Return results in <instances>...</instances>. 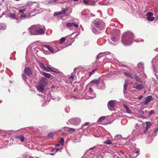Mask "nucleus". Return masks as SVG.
<instances>
[{
	"mask_svg": "<svg viewBox=\"0 0 158 158\" xmlns=\"http://www.w3.org/2000/svg\"><path fill=\"white\" fill-rule=\"evenodd\" d=\"M142 97H143V96H140V97H139V98H138V99H139V100H141V99H142Z\"/></svg>",
	"mask_w": 158,
	"mask_h": 158,
	"instance_id": "nucleus-44",
	"label": "nucleus"
},
{
	"mask_svg": "<svg viewBox=\"0 0 158 158\" xmlns=\"http://www.w3.org/2000/svg\"><path fill=\"white\" fill-rule=\"evenodd\" d=\"M44 70H45V71H47V72H53L56 73H58V72H57L56 71H53V69H51V68H50L48 66H47V67H46L45 68Z\"/></svg>",
	"mask_w": 158,
	"mask_h": 158,
	"instance_id": "nucleus-13",
	"label": "nucleus"
},
{
	"mask_svg": "<svg viewBox=\"0 0 158 158\" xmlns=\"http://www.w3.org/2000/svg\"><path fill=\"white\" fill-rule=\"evenodd\" d=\"M24 73L27 76H31L33 72L30 67H26L24 69Z\"/></svg>",
	"mask_w": 158,
	"mask_h": 158,
	"instance_id": "nucleus-4",
	"label": "nucleus"
},
{
	"mask_svg": "<svg viewBox=\"0 0 158 158\" xmlns=\"http://www.w3.org/2000/svg\"><path fill=\"white\" fill-rule=\"evenodd\" d=\"M96 148V146H94V147L91 148L89 149L88 151H90L91 150H92L94 149L95 148Z\"/></svg>",
	"mask_w": 158,
	"mask_h": 158,
	"instance_id": "nucleus-40",
	"label": "nucleus"
},
{
	"mask_svg": "<svg viewBox=\"0 0 158 158\" xmlns=\"http://www.w3.org/2000/svg\"><path fill=\"white\" fill-rule=\"evenodd\" d=\"M72 122L75 125H79L81 122L80 119L78 118H74L71 119Z\"/></svg>",
	"mask_w": 158,
	"mask_h": 158,
	"instance_id": "nucleus-9",
	"label": "nucleus"
},
{
	"mask_svg": "<svg viewBox=\"0 0 158 158\" xmlns=\"http://www.w3.org/2000/svg\"><path fill=\"white\" fill-rule=\"evenodd\" d=\"M79 0H73V1L75 2L77 1H78Z\"/></svg>",
	"mask_w": 158,
	"mask_h": 158,
	"instance_id": "nucleus-55",
	"label": "nucleus"
},
{
	"mask_svg": "<svg viewBox=\"0 0 158 158\" xmlns=\"http://www.w3.org/2000/svg\"><path fill=\"white\" fill-rule=\"evenodd\" d=\"M104 143L106 144H110L111 143V142L110 140L108 139L105 141L104 142Z\"/></svg>",
	"mask_w": 158,
	"mask_h": 158,
	"instance_id": "nucleus-27",
	"label": "nucleus"
},
{
	"mask_svg": "<svg viewBox=\"0 0 158 158\" xmlns=\"http://www.w3.org/2000/svg\"><path fill=\"white\" fill-rule=\"evenodd\" d=\"M143 87V85L142 84H139L137 83H135L133 85V88L137 90H140Z\"/></svg>",
	"mask_w": 158,
	"mask_h": 158,
	"instance_id": "nucleus-5",
	"label": "nucleus"
},
{
	"mask_svg": "<svg viewBox=\"0 0 158 158\" xmlns=\"http://www.w3.org/2000/svg\"><path fill=\"white\" fill-rule=\"evenodd\" d=\"M28 16L27 15H21V17H28Z\"/></svg>",
	"mask_w": 158,
	"mask_h": 158,
	"instance_id": "nucleus-41",
	"label": "nucleus"
},
{
	"mask_svg": "<svg viewBox=\"0 0 158 158\" xmlns=\"http://www.w3.org/2000/svg\"><path fill=\"white\" fill-rule=\"evenodd\" d=\"M75 129L74 128H70L69 129L68 131L69 132H70L71 133H72L73 132L75 131Z\"/></svg>",
	"mask_w": 158,
	"mask_h": 158,
	"instance_id": "nucleus-28",
	"label": "nucleus"
},
{
	"mask_svg": "<svg viewBox=\"0 0 158 158\" xmlns=\"http://www.w3.org/2000/svg\"><path fill=\"white\" fill-rule=\"evenodd\" d=\"M22 78L25 81H26L27 79L26 76L25 74H23L22 75Z\"/></svg>",
	"mask_w": 158,
	"mask_h": 158,
	"instance_id": "nucleus-31",
	"label": "nucleus"
},
{
	"mask_svg": "<svg viewBox=\"0 0 158 158\" xmlns=\"http://www.w3.org/2000/svg\"><path fill=\"white\" fill-rule=\"evenodd\" d=\"M117 158H119V157H117Z\"/></svg>",
	"mask_w": 158,
	"mask_h": 158,
	"instance_id": "nucleus-59",
	"label": "nucleus"
},
{
	"mask_svg": "<svg viewBox=\"0 0 158 158\" xmlns=\"http://www.w3.org/2000/svg\"><path fill=\"white\" fill-rule=\"evenodd\" d=\"M154 113V110H152L150 111V112H148V115L149 116H151L152 114H153Z\"/></svg>",
	"mask_w": 158,
	"mask_h": 158,
	"instance_id": "nucleus-35",
	"label": "nucleus"
},
{
	"mask_svg": "<svg viewBox=\"0 0 158 158\" xmlns=\"http://www.w3.org/2000/svg\"><path fill=\"white\" fill-rule=\"evenodd\" d=\"M134 38L133 34L130 32H127L123 34L122 36V41L126 45H130Z\"/></svg>",
	"mask_w": 158,
	"mask_h": 158,
	"instance_id": "nucleus-1",
	"label": "nucleus"
},
{
	"mask_svg": "<svg viewBox=\"0 0 158 158\" xmlns=\"http://www.w3.org/2000/svg\"><path fill=\"white\" fill-rule=\"evenodd\" d=\"M44 48H47V49L49 51H51L52 52H54V50L53 49V48L51 46H50L48 45H44Z\"/></svg>",
	"mask_w": 158,
	"mask_h": 158,
	"instance_id": "nucleus-17",
	"label": "nucleus"
},
{
	"mask_svg": "<svg viewBox=\"0 0 158 158\" xmlns=\"http://www.w3.org/2000/svg\"><path fill=\"white\" fill-rule=\"evenodd\" d=\"M65 10H62L60 12H56L54 13V16H56L64 13L65 12Z\"/></svg>",
	"mask_w": 158,
	"mask_h": 158,
	"instance_id": "nucleus-21",
	"label": "nucleus"
},
{
	"mask_svg": "<svg viewBox=\"0 0 158 158\" xmlns=\"http://www.w3.org/2000/svg\"><path fill=\"white\" fill-rule=\"evenodd\" d=\"M139 151H137L136 152V153L137 154V153H139Z\"/></svg>",
	"mask_w": 158,
	"mask_h": 158,
	"instance_id": "nucleus-53",
	"label": "nucleus"
},
{
	"mask_svg": "<svg viewBox=\"0 0 158 158\" xmlns=\"http://www.w3.org/2000/svg\"><path fill=\"white\" fill-rule=\"evenodd\" d=\"M74 76L73 75H71L70 77H69V79L70 80H71L72 81H73L74 79Z\"/></svg>",
	"mask_w": 158,
	"mask_h": 158,
	"instance_id": "nucleus-37",
	"label": "nucleus"
},
{
	"mask_svg": "<svg viewBox=\"0 0 158 158\" xmlns=\"http://www.w3.org/2000/svg\"><path fill=\"white\" fill-rule=\"evenodd\" d=\"M112 40L113 41H115L116 40L115 38H113L112 39Z\"/></svg>",
	"mask_w": 158,
	"mask_h": 158,
	"instance_id": "nucleus-47",
	"label": "nucleus"
},
{
	"mask_svg": "<svg viewBox=\"0 0 158 158\" xmlns=\"http://www.w3.org/2000/svg\"><path fill=\"white\" fill-rule=\"evenodd\" d=\"M54 135V134L52 133H50L48 134V136L51 138H52Z\"/></svg>",
	"mask_w": 158,
	"mask_h": 158,
	"instance_id": "nucleus-38",
	"label": "nucleus"
},
{
	"mask_svg": "<svg viewBox=\"0 0 158 158\" xmlns=\"http://www.w3.org/2000/svg\"><path fill=\"white\" fill-rule=\"evenodd\" d=\"M123 73L125 76L129 77L131 79H134V77H133V76L132 75H131L130 74L126 72H124Z\"/></svg>",
	"mask_w": 158,
	"mask_h": 158,
	"instance_id": "nucleus-20",
	"label": "nucleus"
},
{
	"mask_svg": "<svg viewBox=\"0 0 158 158\" xmlns=\"http://www.w3.org/2000/svg\"><path fill=\"white\" fill-rule=\"evenodd\" d=\"M60 150V149H59L58 148H57V149H56V152H57L58 151V150Z\"/></svg>",
	"mask_w": 158,
	"mask_h": 158,
	"instance_id": "nucleus-46",
	"label": "nucleus"
},
{
	"mask_svg": "<svg viewBox=\"0 0 158 158\" xmlns=\"http://www.w3.org/2000/svg\"><path fill=\"white\" fill-rule=\"evenodd\" d=\"M55 150V149H52V150H51V151H53L54 150Z\"/></svg>",
	"mask_w": 158,
	"mask_h": 158,
	"instance_id": "nucleus-56",
	"label": "nucleus"
},
{
	"mask_svg": "<svg viewBox=\"0 0 158 158\" xmlns=\"http://www.w3.org/2000/svg\"><path fill=\"white\" fill-rule=\"evenodd\" d=\"M39 66L42 69H43V70H44L46 67V66H45L44 64L42 63H40Z\"/></svg>",
	"mask_w": 158,
	"mask_h": 158,
	"instance_id": "nucleus-26",
	"label": "nucleus"
},
{
	"mask_svg": "<svg viewBox=\"0 0 158 158\" xmlns=\"http://www.w3.org/2000/svg\"><path fill=\"white\" fill-rule=\"evenodd\" d=\"M24 10H19V12L21 13H23V11Z\"/></svg>",
	"mask_w": 158,
	"mask_h": 158,
	"instance_id": "nucleus-48",
	"label": "nucleus"
},
{
	"mask_svg": "<svg viewBox=\"0 0 158 158\" xmlns=\"http://www.w3.org/2000/svg\"><path fill=\"white\" fill-rule=\"evenodd\" d=\"M5 26L4 24L0 23V31L1 30H3L5 28Z\"/></svg>",
	"mask_w": 158,
	"mask_h": 158,
	"instance_id": "nucleus-24",
	"label": "nucleus"
},
{
	"mask_svg": "<svg viewBox=\"0 0 158 158\" xmlns=\"http://www.w3.org/2000/svg\"><path fill=\"white\" fill-rule=\"evenodd\" d=\"M35 31L36 32H37L38 33H43V30L42 28H40V27H38L36 26V28L35 29Z\"/></svg>",
	"mask_w": 158,
	"mask_h": 158,
	"instance_id": "nucleus-14",
	"label": "nucleus"
},
{
	"mask_svg": "<svg viewBox=\"0 0 158 158\" xmlns=\"http://www.w3.org/2000/svg\"><path fill=\"white\" fill-rule=\"evenodd\" d=\"M153 13L151 12L148 13L147 14V19L150 21H153L154 19V17H153Z\"/></svg>",
	"mask_w": 158,
	"mask_h": 158,
	"instance_id": "nucleus-6",
	"label": "nucleus"
},
{
	"mask_svg": "<svg viewBox=\"0 0 158 158\" xmlns=\"http://www.w3.org/2000/svg\"><path fill=\"white\" fill-rule=\"evenodd\" d=\"M145 99V100L143 102V105H147L150 101H152L153 99L152 96L151 95L148 96L146 97Z\"/></svg>",
	"mask_w": 158,
	"mask_h": 158,
	"instance_id": "nucleus-3",
	"label": "nucleus"
},
{
	"mask_svg": "<svg viewBox=\"0 0 158 158\" xmlns=\"http://www.w3.org/2000/svg\"><path fill=\"white\" fill-rule=\"evenodd\" d=\"M118 135H116V137H118Z\"/></svg>",
	"mask_w": 158,
	"mask_h": 158,
	"instance_id": "nucleus-58",
	"label": "nucleus"
},
{
	"mask_svg": "<svg viewBox=\"0 0 158 158\" xmlns=\"http://www.w3.org/2000/svg\"><path fill=\"white\" fill-rule=\"evenodd\" d=\"M10 10L6 11V12L7 13V15L10 17L12 19H15V16L14 13H11L10 12Z\"/></svg>",
	"mask_w": 158,
	"mask_h": 158,
	"instance_id": "nucleus-12",
	"label": "nucleus"
},
{
	"mask_svg": "<svg viewBox=\"0 0 158 158\" xmlns=\"http://www.w3.org/2000/svg\"><path fill=\"white\" fill-rule=\"evenodd\" d=\"M100 83V78H99L98 79H95L92 80L89 83L95 84H99Z\"/></svg>",
	"mask_w": 158,
	"mask_h": 158,
	"instance_id": "nucleus-11",
	"label": "nucleus"
},
{
	"mask_svg": "<svg viewBox=\"0 0 158 158\" xmlns=\"http://www.w3.org/2000/svg\"><path fill=\"white\" fill-rule=\"evenodd\" d=\"M65 40V38L64 37L62 38L60 40V44H62L63 42Z\"/></svg>",
	"mask_w": 158,
	"mask_h": 158,
	"instance_id": "nucleus-32",
	"label": "nucleus"
},
{
	"mask_svg": "<svg viewBox=\"0 0 158 158\" xmlns=\"http://www.w3.org/2000/svg\"><path fill=\"white\" fill-rule=\"evenodd\" d=\"M145 112V113H148V111L147 110H145V111H144Z\"/></svg>",
	"mask_w": 158,
	"mask_h": 158,
	"instance_id": "nucleus-51",
	"label": "nucleus"
},
{
	"mask_svg": "<svg viewBox=\"0 0 158 158\" xmlns=\"http://www.w3.org/2000/svg\"><path fill=\"white\" fill-rule=\"evenodd\" d=\"M93 89L89 87V92L90 93V94H92L93 93Z\"/></svg>",
	"mask_w": 158,
	"mask_h": 158,
	"instance_id": "nucleus-34",
	"label": "nucleus"
},
{
	"mask_svg": "<svg viewBox=\"0 0 158 158\" xmlns=\"http://www.w3.org/2000/svg\"><path fill=\"white\" fill-rule=\"evenodd\" d=\"M48 83V80L45 77H42L39 81V85L45 87Z\"/></svg>",
	"mask_w": 158,
	"mask_h": 158,
	"instance_id": "nucleus-2",
	"label": "nucleus"
},
{
	"mask_svg": "<svg viewBox=\"0 0 158 158\" xmlns=\"http://www.w3.org/2000/svg\"><path fill=\"white\" fill-rule=\"evenodd\" d=\"M83 2L85 4H88L89 3V0H83Z\"/></svg>",
	"mask_w": 158,
	"mask_h": 158,
	"instance_id": "nucleus-39",
	"label": "nucleus"
},
{
	"mask_svg": "<svg viewBox=\"0 0 158 158\" xmlns=\"http://www.w3.org/2000/svg\"><path fill=\"white\" fill-rule=\"evenodd\" d=\"M146 124V126L150 127L152 125V123L149 121H148L145 122Z\"/></svg>",
	"mask_w": 158,
	"mask_h": 158,
	"instance_id": "nucleus-30",
	"label": "nucleus"
},
{
	"mask_svg": "<svg viewBox=\"0 0 158 158\" xmlns=\"http://www.w3.org/2000/svg\"><path fill=\"white\" fill-rule=\"evenodd\" d=\"M17 138L20 140L22 142H23L24 140V137L23 135H20L18 136Z\"/></svg>",
	"mask_w": 158,
	"mask_h": 158,
	"instance_id": "nucleus-22",
	"label": "nucleus"
},
{
	"mask_svg": "<svg viewBox=\"0 0 158 158\" xmlns=\"http://www.w3.org/2000/svg\"><path fill=\"white\" fill-rule=\"evenodd\" d=\"M147 131V130H146V129H145V130L143 131V132H144V133H145L146 132V131Z\"/></svg>",
	"mask_w": 158,
	"mask_h": 158,
	"instance_id": "nucleus-52",
	"label": "nucleus"
},
{
	"mask_svg": "<svg viewBox=\"0 0 158 158\" xmlns=\"http://www.w3.org/2000/svg\"><path fill=\"white\" fill-rule=\"evenodd\" d=\"M158 131V127H157V128L156 129V131Z\"/></svg>",
	"mask_w": 158,
	"mask_h": 158,
	"instance_id": "nucleus-54",
	"label": "nucleus"
},
{
	"mask_svg": "<svg viewBox=\"0 0 158 158\" xmlns=\"http://www.w3.org/2000/svg\"><path fill=\"white\" fill-rule=\"evenodd\" d=\"M128 84L127 82L126 81L124 85V90L126 91L127 90V88L128 85Z\"/></svg>",
	"mask_w": 158,
	"mask_h": 158,
	"instance_id": "nucleus-25",
	"label": "nucleus"
},
{
	"mask_svg": "<svg viewBox=\"0 0 158 158\" xmlns=\"http://www.w3.org/2000/svg\"><path fill=\"white\" fill-rule=\"evenodd\" d=\"M123 106L126 109L127 112L130 114L131 113V111L128 107V106L126 104H123Z\"/></svg>",
	"mask_w": 158,
	"mask_h": 158,
	"instance_id": "nucleus-16",
	"label": "nucleus"
},
{
	"mask_svg": "<svg viewBox=\"0 0 158 158\" xmlns=\"http://www.w3.org/2000/svg\"><path fill=\"white\" fill-rule=\"evenodd\" d=\"M44 87H45L43 86H41L40 85H39L38 87L37 88V89L39 91H40L41 93H43L44 91Z\"/></svg>",
	"mask_w": 158,
	"mask_h": 158,
	"instance_id": "nucleus-18",
	"label": "nucleus"
},
{
	"mask_svg": "<svg viewBox=\"0 0 158 158\" xmlns=\"http://www.w3.org/2000/svg\"><path fill=\"white\" fill-rule=\"evenodd\" d=\"M120 152L122 154H123L124 153V152L123 151H120Z\"/></svg>",
	"mask_w": 158,
	"mask_h": 158,
	"instance_id": "nucleus-49",
	"label": "nucleus"
},
{
	"mask_svg": "<svg viewBox=\"0 0 158 158\" xmlns=\"http://www.w3.org/2000/svg\"><path fill=\"white\" fill-rule=\"evenodd\" d=\"M96 70V69H94L92 71V72H89V76H91L92 74H93L94 73V72Z\"/></svg>",
	"mask_w": 158,
	"mask_h": 158,
	"instance_id": "nucleus-36",
	"label": "nucleus"
},
{
	"mask_svg": "<svg viewBox=\"0 0 158 158\" xmlns=\"http://www.w3.org/2000/svg\"><path fill=\"white\" fill-rule=\"evenodd\" d=\"M94 25L96 27L98 28L100 27V23L99 22H95Z\"/></svg>",
	"mask_w": 158,
	"mask_h": 158,
	"instance_id": "nucleus-23",
	"label": "nucleus"
},
{
	"mask_svg": "<svg viewBox=\"0 0 158 158\" xmlns=\"http://www.w3.org/2000/svg\"><path fill=\"white\" fill-rule=\"evenodd\" d=\"M41 74L42 75L48 78H50L51 76V75L50 74L44 72H42Z\"/></svg>",
	"mask_w": 158,
	"mask_h": 158,
	"instance_id": "nucleus-19",
	"label": "nucleus"
},
{
	"mask_svg": "<svg viewBox=\"0 0 158 158\" xmlns=\"http://www.w3.org/2000/svg\"><path fill=\"white\" fill-rule=\"evenodd\" d=\"M64 140L63 138H62L60 140V144L62 145L63 146L64 145Z\"/></svg>",
	"mask_w": 158,
	"mask_h": 158,
	"instance_id": "nucleus-29",
	"label": "nucleus"
},
{
	"mask_svg": "<svg viewBox=\"0 0 158 158\" xmlns=\"http://www.w3.org/2000/svg\"><path fill=\"white\" fill-rule=\"evenodd\" d=\"M105 118V116H102L100 117L98 119V121L99 122H101L103 121L104 119Z\"/></svg>",
	"mask_w": 158,
	"mask_h": 158,
	"instance_id": "nucleus-33",
	"label": "nucleus"
},
{
	"mask_svg": "<svg viewBox=\"0 0 158 158\" xmlns=\"http://www.w3.org/2000/svg\"><path fill=\"white\" fill-rule=\"evenodd\" d=\"M60 145V144H57L56 145V146H57V147H58Z\"/></svg>",
	"mask_w": 158,
	"mask_h": 158,
	"instance_id": "nucleus-50",
	"label": "nucleus"
},
{
	"mask_svg": "<svg viewBox=\"0 0 158 158\" xmlns=\"http://www.w3.org/2000/svg\"><path fill=\"white\" fill-rule=\"evenodd\" d=\"M115 106V102L113 100L109 101L108 103V107L110 110V108H114Z\"/></svg>",
	"mask_w": 158,
	"mask_h": 158,
	"instance_id": "nucleus-8",
	"label": "nucleus"
},
{
	"mask_svg": "<svg viewBox=\"0 0 158 158\" xmlns=\"http://www.w3.org/2000/svg\"><path fill=\"white\" fill-rule=\"evenodd\" d=\"M139 112L140 113H141V114H143L144 112L142 110H139Z\"/></svg>",
	"mask_w": 158,
	"mask_h": 158,
	"instance_id": "nucleus-42",
	"label": "nucleus"
},
{
	"mask_svg": "<svg viewBox=\"0 0 158 158\" xmlns=\"http://www.w3.org/2000/svg\"><path fill=\"white\" fill-rule=\"evenodd\" d=\"M92 16H95V15H92Z\"/></svg>",
	"mask_w": 158,
	"mask_h": 158,
	"instance_id": "nucleus-57",
	"label": "nucleus"
},
{
	"mask_svg": "<svg viewBox=\"0 0 158 158\" xmlns=\"http://www.w3.org/2000/svg\"><path fill=\"white\" fill-rule=\"evenodd\" d=\"M66 26L69 27L72 26H74L75 27H78V24H77L74 23H67Z\"/></svg>",
	"mask_w": 158,
	"mask_h": 158,
	"instance_id": "nucleus-10",
	"label": "nucleus"
},
{
	"mask_svg": "<svg viewBox=\"0 0 158 158\" xmlns=\"http://www.w3.org/2000/svg\"><path fill=\"white\" fill-rule=\"evenodd\" d=\"M36 28V26L35 25L31 27L29 29L31 34L32 35H35V29Z\"/></svg>",
	"mask_w": 158,
	"mask_h": 158,
	"instance_id": "nucleus-7",
	"label": "nucleus"
},
{
	"mask_svg": "<svg viewBox=\"0 0 158 158\" xmlns=\"http://www.w3.org/2000/svg\"><path fill=\"white\" fill-rule=\"evenodd\" d=\"M89 123H88V122H86V123H85L83 125H84V126H87V125H89Z\"/></svg>",
	"mask_w": 158,
	"mask_h": 158,
	"instance_id": "nucleus-43",
	"label": "nucleus"
},
{
	"mask_svg": "<svg viewBox=\"0 0 158 158\" xmlns=\"http://www.w3.org/2000/svg\"><path fill=\"white\" fill-rule=\"evenodd\" d=\"M134 78L136 80V81L137 82L140 83H142V79L137 75H135L134 77Z\"/></svg>",
	"mask_w": 158,
	"mask_h": 158,
	"instance_id": "nucleus-15",
	"label": "nucleus"
},
{
	"mask_svg": "<svg viewBox=\"0 0 158 158\" xmlns=\"http://www.w3.org/2000/svg\"><path fill=\"white\" fill-rule=\"evenodd\" d=\"M150 127H149L147 126H146V130H148Z\"/></svg>",
	"mask_w": 158,
	"mask_h": 158,
	"instance_id": "nucleus-45",
	"label": "nucleus"
}]
</instances>
